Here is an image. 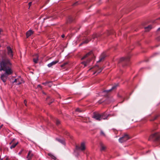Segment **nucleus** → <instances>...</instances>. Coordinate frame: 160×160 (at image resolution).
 Listing matches in <instances>:
<instances>
[{"label": "nucleus", "mask_w": 160, "mask_h": 160, "mask_svg": "<svg viewBox=\"0 0 160 160\" xmlns=\"http://www.w3.org/2000/svg\"><path fill=\"white\" fill-rule=\"evenodd\" d=\"M17 79H15L14 81H13V82H17Z\"/></svg>", "instance_id": "36"}, {"label": "nucleus", "mask_w": 160, "mask_h": 160, "mask_svg": "<svg viewBox=\"0 0 160 160\" xmlns=\"http://www.w3.org/2000/svg\"><path fill=\"white\" fill-rule=\"evenodd\" d=\"M105 58V56H102L99 59L98 61V62H99L102 61V60H103Z\"/></svg>", "instance_id": "24"}, {"label": "nucleus", "mask_w": 160, "mask_h": 160, "mask_svg": "<svg viewBox=\"0 0 160 160\" xmlns=\"http://www.w3.org/2000/svg\"><path fill=\"white\" fill-rule=\"evenodd\" d=\"M7 49L8 55L11 58H12L13 57V54L11 48L9 47H8Z\"/></svg>", "instance_id": "4"}, {"label": "nucleus", "mask_w": 160, "mask_h": 160, "mask_svg": "<svg viewBox=\"0 0 160 160\" xmlns=\"http://www.w3.org/2000/svg\"><path fill=\"white\" fill-rule=\"evenodd\" d=\"M130 58L129 57L126 58H122L119 59V62L120 63L122 61H125V62H128L129 61Z\"/></svg>", "instance_id": "10"}, {"label": "nucleus", "mask_w": 160, "mask_h": 160, "mask_svg": "<svg viewBox=\"0 0 160 160\" xmlns=\"http://www.w3.org/2000/svg\"><path fill=\"white\" fill-rule=\"evenodd\" d=\"M49 97H48L47 98V99H48V98H49Z\"/></svg>", "instance_id": "46"}, {"label": "nucleus", "mask_w": 160, "mask_h": 160, "mask_svg": "<svg viewBox=\"0 0 160 160\" xmlns=\"http://www.w3.org/2000/svg\"><path fill=\"white\" fill-rule=\"evenodd\" d=\"M62 38H63L65 37V35L64 34H63L62 35Z\"/></svg>", "instance_id": "39"}, {"label": "nucleus", "mask_w": 160, "mask_h": 160, "mask_svg": "<svg viewBox=\"0 0 160 160\" xmlns=\"http://www.w3.org/2000/svg\"><path fill=\"white\" fill-rule=\"evenodd\" d=\"M129 138V137L127 134H124L122 137L119 138V141L121 143L126 141Z\"/></svg>", "instance_id": "3"}, {"label": "nucleus", "mask_w": 160, "mask_h": 160, "mask_svg": "<svg viewBox=\"0 0 160 160\" xmlns=\"http://www.w3.org/2000/svg\"><path fill=\"white\" fill-rule=\"evenodd\" d=\"M18 144V142H16L15 143H14L12 144V145L10 147V148L11 149H12L13 148H14L16 146V145Z\"/></svg>", "instance_id": "20"}, {"label": "nucleus", "mask_w": 160, "mask_h": 160, "mask_svg": "<svg viewBox=\"0 0 160 160\" xmlns=\"http://www.w3.org/2000/svg\"><path fill=\"white\" fill-rule=\"evenodd\" d=\"M101 116H102V117H101V120H105L108 119V115H107V114H106L105 112L102 113L101 114Z\"/></svg>", "instance_id": "11"}, {"label": "nucleus", "mask_w": 160, "mask_h": 160, "mask_svg": "<svg viewBox=\"0 0 160 160\" xmlns=\"http://www.w3.org/2000/svg\"><path fill=\"white\" fill-rule=\"evenodd\" d=\"M43 84L45 85H47L49 87H51L52 85V83L51 82H46L45 83H43Z\"/></svg>", "instance_id": "16"}, {"label": "nucleus", "mask_w": 160, "mask_h": 160, "mask_svg": "<svg viewBox=\"0 0 160 160\" xmlns=\"http://www.w3.org/2000/svg\"><path fill=\"white\" fill-rule=\"evenodd\" d=\"M101 114L98 113L95 114L93 116V118L98 121L101 120Z\"/></svg>", "instance_id": "7"}, {"label": "nucleus", "mask_w": 160, "mask_h": 160, "mask_svg": "<svg viewBox=\"0 0 160 160\" xmlns=\"http://www.w3.org/2000/svg\"><path fill=\"white\" fill-rule=\"evenodd\" d=\"M92 51H90L87 53L85 55H84L82 58V60H83L86 58L88 57L89 56L92 55Z\"/></svg>", "instance_id": "12"}, {"label": "nucleus", "mask_w": 160, "mask_h": 160, "mask_svg": "<svg viewBox=\"0 0 160 160\" xmlns=\"http://www.w3.org/2000/svg\"><path fill=\"white\" fill-rule=\"evenodd\" d=\"M33 33V31L31 30H29L28 31H27L26 33V35L27 38L29 37Z\"/></svg>", "instance_id": "15"}, {"label": "nucleus", "mask_w": 160, "mask_h": 160, "mask_svg": "<svg viewBox=\"0 0 160 160\" xmlns=\"http://www.w3.org/2000/svg\"><path fill=\"white\" fill-rule=\"evenodd\" d=\"M100 134L101 135L103 136H105V135L104 134V132L102 130L101 131Z\"/></svg>", "instance_id": "27"}, {"label": "nucleus", "mask_w": 160, "mask_h": 160, "mask_svg": "<svg viewBox=\"0 0 160 160\" xmlns=\"http://www.w3.org/2000/svg\"><path fill=\"white\" fill-rule=\"evenodd\" d=\"M158 117V116H155L154 118H153V119H152V120H154L155 119H157V118Z\"/></svg>", "instance_id": "31"}, {"label": "nucleus", "mask_w": 160, "mask_h": 160, "mask_svg": "<svg viewBox=\"0 0 160 160\" xmlns=\"http://www.w3.org/2000/svg\"><path fill=\"white\" fill-rule=\"evenodd\" d=\"M152 28V25H150L147 27H146L145 28V29L146 31H148L151 30Z\"/></svg>", "instance_id": "19"}, {"label": "nucleus", "mask_w": 160, "mask_h": 160, "mask_svg": "<svg viewBox=\"0 0 160 160\" xmlns=\"http://www.w3.org/2000/svg\"><path fill=\"white\" fill-rule=\"evenodd\" d=\"M160 30V28H159L158 29V31H159Z\"/></svg>", "instance_id": "42"}, {"label": "nucleus", "mask_w": 160, "mask_h": 160, "mask_svg": "<svg viewBox=\"0 0 160 160\" xmlns=\"http://www.w3.org/2000/svg\"><path fill=\"white\" fill-rule=\"evenodd\" d=\"M33 156V154L32 153V151H29L27 157V160H31Z\"/></svg>", "instance_id": "8"}, {"label": "nucleus", "mask_w": 160, "mask_h": 160, "mask_svg": "<svg viewBox=\"0 0 160 160\" xmlns=\"http://www.w3.org/2000/svg\"><path fill=\"white\" fill-rule=\"evenodd\" d=\"M106 148V147L102 143L100 144V150L102 151H103L105 150Z\"/></svg>", "instance_id": "18"}, {"label": "nucleus", "mask_w": 160, "mask_h": 160, "mask_svg": "<svg viewBox=\"0 0 160 160\" xmlns=\"http://www.w3.org/2000/svg\"><path fill=\"white\" fill-rule=\"evenodd\" d=\"M8 157H7V158H6L5 160H8Z\"/></svg>", "instance_id": "41"}, {"label": "nucleus", "mask_w": 160, "mask_h": 160, "mask_svg": "<svg viewBox=\"0 0 160 160\" xmlns=\"http://www.w3.org/2000/svg\"><path fill=\"white\" fill-rule=\"evenodd\" d=\"M23 150H21L19 153H18V154L20 155L22 153V151Z\"/></svg>", "instance_id": "33"}, {"label": "nucleus", "mask_w": 160, "mask_h": 160, "mask_svg": "<svg viewBox=\"0 0 160 160\" xmlns=\"http://www.w3.org/2000/svg\"><path fill=\"white\" fill-rule=\"evenodd\" d=\"M34 57L33 58V61L35 63H37L38 62V54H35Z\"/></svg>", "instance_id": "13"}, {"label": "nucleus", "mask_w": 160, "mask_h": 160, "mask_svg": "<svg viewBox=\"0 0 160 160\" xmlns=\"http://www.w3.org/2000/svg\"><path fill=\"white\" fill-rule=\"evenodd\" d=\"M12 72H11L10 73H7L5 72V73L1 74L0 78L3 82H5L8 75L11 74Z\"/></svg>", "instance_id": "2"}, {"label": "nucleus", "mask_w": 160, "mask_h": 160, "mask_svg": "<svg viewBox=\"0 0 160 160\" xmlns=\"http://www.w3.org/2000/svg\"><path fill=\"white\" fill-rule=\"evenodd\" d=\"M21 84V82L19 81H18L17 84L19 85Z\"/></svg>", "instance_id": "38"}, {"label": "nucleus", "mask_w": 160, "mask_h": 160, "mask_svg": "<svg viewBox=\"0 0 160 160\" xmlns=\"http://www.w3.org/2000/svg\"><path fill=\"white\" fill-rule=\"evenodd\" d=\"M60 123V122L58 120H57L56 122V124L57 125H58Z\"/></svg>", "instance_id": "28"}, {"label": "nucleus", "mask_w": 160, "mask_h": 160, "mask_svg": "<svg viewBox=\"0 0 160 160\" xmlns=\"http://www.w3.org/2000/svg\"><path fill=\"white\" fill-rule=\"evenodd\" d=\"M86 148L85 143L84 142H82L81 143L80 147L77 146L76 148L77 149L80 150L81 151H83L85 150Z\"/></svg>", "instance_id": "6"}, {"label": "nucleus", "mask_w": 160, "mask_h": 160, "mask_svg": "<svg viewBox=\"0 0 160 160\" xmlns=\"http://www.w3.org/2000/svg\"><path fill=\"white\" fill-rule=\"evenodd\" d=\"M72 21V18L71 17H69L68 18V22H71Z\"/></svg>", "instance_id": "26"}, {"label": "nucleus", "mask_w": 160, "mask_h": 160, "mask_svg": "<svg viewBox=\"0 0 160 160\" xmlns=\"http://www.w3.org/2000/svg\"><path fill=\"white\" fill-rule=\"evenodd\" d=\"M3 126V125H1V126H0V129L2 128V126Z\"/></svg>", "instance_id": "40"}, {"label": "nucleus", "mask_w": 160, "mask_h": 160, "mask_svg": "<svg viewBox=\"0 0 160 160\" xmlns=\"http://www.w3.org/2000/svg\"><path fill=\"white\" fill-rule=\"evenodd\" d=\"M102 69H100V70L95 72L93 74H95L96 73H99L100 72L102 71Z\"/></svg>", "instance_id": "25"}, {"label": "nucleus", "mask_w": 160, "mask_h": 160, "mask_svg": "<svg viewBox=\"0 0 160 160\" xmlns=\"http://www.w3.org/2000/svg\"><path fill=\"white\" fill-rule=\"evenodd\" d=\"M67 133L68 134V132H67Z\"/></svg>", "instance_id": "47"}, {"label": "nucleus", "mask_w": 160, "mask_h": 160, "mask_svg": "<svg viewBox=\"0 0 160 160\" xmlns=\"http://www.w3.org/2000/svg\"><path fill=\"white\" fill-rule=\"evenodd\" d=\"M43 94H45V93L44 92H43Z\"/></svg>", "instance_id": "45"}, {"label": "nucleus", "mask_w": 160, "mask_h": 160, "mask_svg": "<svg viewBox=\"0 0 160 160\" xmlns=\"http://www.w3.org/2000/svg\"><path fill=\"white\" fill-rule=\"evenodd\" d=\"M91 40V39L89 38H88L86 40H85L83 42H82V43H81L80 45H81L82 44H84V43H87Z\"/></svg>", "instance_id": "17"}, {"label": "nucleus", "mask_w": 160, "mask_h": 160, "mask_svg": "<svg viewBox=\"0 0 160 160\" xmlns=\"http://www.w3.org/2000/svg\"><path fill=\"white\" fill-rule=\"evenodd\" d=\"M0 71H3L7 73L13 72L11 69V63L8 58L2 59L0 60Z\"/></svg>", "instance_id": "1"}, {"label": "nucleus", "mask_w": 160, "mask_h": 160, "mask_svg": "<svg viewBox=\"0 0 160 160\" xmlns=\"http://www.w3.org/2000/svg\"><path fill=\"white\" fill-rule=\"evenodd\" d=\"M90 61V60L89 59V60H88L87 61L83 62L81 63L82 64H83L84 65V66L85 67V66H87L88 63Z\"/></svg>", "instance_id": "21"}, {"label": "nucleus", "mask_w": 160, "mask_h": 160, "mask_svg": "<svg viewBox=\"0 0 160 160\" xmlns=\"http://www.w3.org/2000/svg\"><path fill=\"white\" fill-rule=\"evenodd\" d=\"M76 111L78 112H81V111L80 110V109L79 108H77L76 110Z\"/></svg>", "instance_id": "29"}, {"label": "nucleus", "mask_w": 160, "mask_h": 160, "mask_svg": "<svg viewBox=\"0 0 160 160\" xmlns=\"http://www.w3.org/2000/svg\"><path fill=\"white\" fill-rule=\"evenodd\" d=\"M59 62V60H57L52 61L51 63L48 64V66L49 68L51 67L52 66L54 65L57 63Z\"/></svg>", "instance_id": "9"}, {"label": "nucleus", "mask_w": 160, "mask_h": 160, "mask_svg": "<svg viewBox=\"0 0 160 160\" xmlns=\"http://www.w3.org/2000/svg\"><path fill=\"white\" fill-rule=\"evenodd\" d=\"M24 103L25 105V106H27V104H26V100H24Z\"/></svg>", "instance_id": "35"}, {"label": "nucleus", "mask_w": 160, "mask_h": 160, "mask_svg": "<svg viewBox=\"0 0 160 160\" xmlns=\"http://www.w3.org/2000/svg\"><path fill=\"white\" fill-rule=\"evenodd\" d=\"M32 4V2H30L28 3V5L29 6V7Z\"/></svg>", "instance_id": "34"}, {"label": "nucleus", "mask_w": 160, "mask_h": 160, "mask_svg": "<svg viewBox=\"0 0 160 160\" xmlns=\"http://www.w3.org/2000/svg\"><path fill=\"white\" fill-rule=\"evenodd\" d=\"M15 139V138H13L12 140V141H11V142L9 143V144L10 145L13 142V141H14Z\"/></svg>", "instance_id": "32"}, {"label": "nucleus", "mask_w": 160, "mask_h": 160, "mask_svg": "<svg viewBox=\"0 0 160 160\" xmlns=\"http://www.w3.org/2000/svg\"><path fill=\"white\" fill-rule=\"evenodd\" d=\"M117 85L114 86H112V88H111V89H109L108 90H104V91H103V92L108 93V92H110L113 89H114L115 88H116V87H117Z\"/></svg>", "instance_id": "14"}, {"label": "nucleus", "mask_w": 160, "mask_h": 160, "mask_svg": "<svg viewBox=\"0 0 160 160\" xmlns=\"http://www.w3.org/2000/svg\"><path fill=\"white\" fill-rule=\"evenodd\" d=\"M48 155L51 157L53 159L55 160L56 159V158L55 156H54L53 154L51 153H48Z\"/></svg>", "instance_id": "22"}, {"label": "nucleus", "mask_w": 160, "mask_h": 160, "mask_svg": "<svg viewBox=\"0 0 160 160\" xmlns=\"http://www.w3.org/2000/svg\"><path fill=\"white\" fill-rule=\"evenodd\" d=\"M38 87H40V85H38Z\"/></svg>", "instance_id": "44"}, {"label": "nucleus", "mask_w": 160, "mask_h": 160, "mask_svg": "<svg viewBox=\"0 0 160 160\" xmlns=\"http://www.w3.org/2000/svg\"><path fill=\"white\" fill-rule=\"evenodd\" d=\"M150 137L151 138H154L155 139V141H157L160 138V135L159 134L158 132L152 134L151 136Z\"/></svg>", "instance_id": "5"}, {"label": "nucleus", "mask_w": 160, "mask_h": 160, "mask_svg": "<svg viewBox=\"0 0 160 160\" xmlns=\"http://www.w3.org/2000/svg\"><path fill=\"white\" fill-rule=\"evenodd\" d=\"M58 141L61 143L64 144H65V141L63 139H57Z\"/></svg>", "instance_id": "23"}, {"label": "nucleus", "mask_w": 160, "mask_h": 160, "mask_svg": "<svg viewBox=\"0 0 160 160\" xmlns=\"http://www.w3.org/2000/svg\"><path fill=\"white\" fill-rule=\"evenodd\" d=\"M67 64V62H66V63H64V64H62V65H61V67H64L65 65H66Z\"/></svg>", "instance_id": "30"}, {"label": "nucleus", "mask_w": 160, "mask_h": 160, "mask_svg": "<svg viewBox=\"0 0 160 160\" xmlns=\"http://www.w3.org/2000/svg\"><path fill=\"white\" fill-rule=\"evenodd\" d=\"M52 102H50L49 103H48V104H49V105H50V104L52 103Z\"/></svg>", "instance_id": "43"}, {"label": "nucleus", "mask_w": 160, "mask_h": 160, "mask_svg": "<svg viewBox=\"0 0 160 160\" xmlns=\"http://www.w3.org/2000/svg\"><path fill=\"white\" fill-rule=\"evenodd\" d=\"M96 37V35H93L92 36V38H94Z\"/></svg>", "instance_id": "37"}]
</instances>
